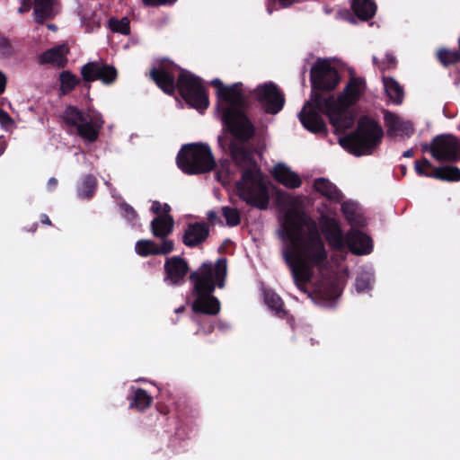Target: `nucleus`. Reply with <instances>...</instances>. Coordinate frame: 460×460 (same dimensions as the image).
Here are the masks:
<instances>
[{
    "label": "nucleus",
    "instance_id": "nucleus-18",
    "mask_svg": "<svg viewBox=\"0 0 460 460\" xmlns=\"http://www.w3.org/2000/svg\"><path fill=\"white\" fill-rule=\"evenodd\" d=\"M384 119L387 127V134L391 137H409L413 133L411 123L401 119L396 114L385 112Z\"/></svg>",
    "mask_w": 460,
    "mask_h": 460
},
{
    "label": "nucleus",
    "instance_id": "nucleus-16",
    "mask_svg": "<svg viewBox=\"0 0 460 460\" xmlns=\"http://www.w3.org/2000/svg\"><path fill=\"white\" fill-rule=\"evenodd\" d=\"M180 70L177 66L167 64L161 69H153L150 72L151 77L156 84L166 93H172L175 89L174 73Z\"/></svg>",
    "mask_w": 460,
    "mask_h": 460
},
{
    "label": "nucleus",
    "instance_id": "nucleus-27",
    "mask_svg": "<svg viewBox=\"0 0 460 460\" xmlns=\"http://www.w3.org/2000/svg\"><path fill=\"white\" fill-rule=\"evenodd\" d=\"M314 187L323 196L329 199L340 200L341 194L330 181L324 178H319L314 181Z\"/></svg>",
    "mask_w": 460,
    "mask_h": 460
},
{
    "label": "nucleus",
    "instance_id": "nucleus-31",
    "mask_svg": "<svg viewBox=\"0 0 460 460\" xmlns=\"http://www.w3.org/2000/svg\"><path fill=\"white\" fill-rule=\"evenodd\" d=\"M96 187V180L94 177L91 175H87L84 178L79 189L78 194L82 198H89L91 197Z\"/></svg>",
    "mask_w": 460,
    "mask_h": 460
},
{
    "label": "nucleus",
    "instance_id": "nucleus-47",
    "mask_svg": "<svg viewBox=\"0 0 460 460\" xmlns=\"http://www.w3.org/2000/svg\"><path fill=\"white\" fill-rule=\"evenodd\" d=\"M280 4L284 7L293 4L296 0H279Z\"/></svg>",
    "mask_w": 460,
    "mask_h": 460
},
{
    "label": "nucleus",
    "instance_id": "nucleus-21",
    "mask_svg": "<svg viewBox=\"0 0 460 460\" xmlns=\"http://www.w3.org/2000/svg\"><path fill=\"white\" fill-rule=\"evenodd\" d=\"M174 220L171 215L156 216L150 224V230L156 238L167 239L166 237L173 231Z\"/></svg>",
    "mask_w": 460,
    "mask_h": 460
},
{
    "label": "nucleus",
    "instance_id": "nucleus-45",
    "mask_svg": "<svg viewBox=\"0 0 460 460\" xmlns=\"http://www.w3.org/2000/svg\"><path fill=\"white\" fill-rule=\"evenodd\" d=\"M5 77L4 75L0 72V93H2L5 89Z\"/></svg>",
    "mask_w": 460,
    "mask_h": 460
},
{
    "label": "nucleus",
    "instance_id": "nucleus-40",
    "mask_svg": "<svg viewBox=\"0 0 460 460\" xmlns=\"http://www.w3.org/2000/svg\"><path fill=\"white\" fill-rule=\"evenodd\" d=\"M121 214L122 216L130 223L135 222L137 219V214L135 209L128 204L120 205Z\"/></svg>",
    "mask_w": 460,
    "mask_h": 460
},
{
    "label": "nucleus",
    "instance_id": "nucleus-43",
    "mask_svg": "<svg viewBox=\"0 0 460 460\" xmlns=\"http://www.w3.org/2000/svg\"><path fill=\"white\" fill-rule=\"evenodd\" d=\"M148 5H160L173 3L175 0H143Z\"/></svg>",
    "mask_w": 460,
    "mask_h": 460
},
{
    "label": "nucleus",
    "instance_id": "nucleus-12",
    "mask_svg": "<svg viewBox=\"0 0 460 460\" xmlns=\"http://www.w3.org/2000/svg\"><path fill=\"white\" fill-rule=\"evenodd\" d=\"M429 151L438 161L452 162L457 160L460 144L452 136L440 137L434 139Z\"/></svg>",
    "mask_w": 460,
    "mask_h": 460
},
{
    "label": "nucleus",
    "instance_id": "nucleus-15",
    "mask_svg": "<svg viewBox=\"0 0 460 460\" xmlns=\"http://www.w3.org/2000/svg\"><path fill=\"white\" fill-rule=\"evenodd\" d=\"M174 249V243L171 239H164L160 245L152 240L143 239L137 242L136 252L143 257L149 255L168 254Z\"/></svg>",
    "mask_w": 460,
    "mask_h": 460
},
{
    "label": "nucleus",
    "instance_id": "nucleus-14",
    "mask_svg": "<svg viewBox=\"0 0 460 460\" xmlns=\"http://www.w3.org/2000/svg\"><path fill=\"white\" fill-rule=\"evenodd\" d=\"M320 226L328 243L337 250H342L345 247V240L338 221L333 218L323 217L320 220Z\"/></svg>",
    "mask_w": 460,
    "mask_h": 460
},
{
    "label": "nucleus",
    "instance_id": "nucleus-53",
    "mask_svg": "<svg viewBox=\"0 0 460 460\" xmlns=\"http://www.w3.org/2000/svg\"><path fill=\"white\" fill-rule=\"evenodd\" d=\"M218 142L220 143V145H221V146L223 145V144H222V138H221V137H219V138H218Z\"/></svg>",
    "mask_w": 460,
    "mask_h": 460
},
{
    "label": "nucleus",
    "instance_id": "nucleus-1",
    "mask_svg": "<svg viewBox=\"0 0 460 460\" xmlns=\"http://www.w3.org/2000/svg\"><path fill=\"white\" fill-rule=\"evenodd\" d=\"M278 233L285 242L282 256L293 280L301 291L306 292V283L313 280L327 261L317 225L303 211L291 208L285 214Z\"/></svg>",
    "mask_w": 460,
    "mask_h": 460
},
{
    "label": "nucleus",
    "instance_id": "nucleus-30",
    "mask_svg": "<svg viewBox=\"0 0 460 460\" xmlns=\"http://www.w3.org/2000/svg\"><path fill=\"white\" fill-rule=\"evenodd\" d=\"M265 302L269 308L274 311L279 317H282L285 314V312L282 310L283 302L277 294L270 292L266 293Z\"/></svg>",
    "mask_w": 460,
    "mask_h": 460
},
{
    "label": "nucleus",
    "instance_id": "nucleus-39",
    "mask_svg": "<svg viewBox=\"0 0 460 460\" xmlns=\"http://www.w3.org/2000/svg\"><path fill=\"white\" fill-rule=\"evenodd\" d=\"M151 211L156 216L170 215L171 207L167 203H161L157 200H154L152 202Z\"/></svg>",
    "mask_w": 460,
    "mask_h": 460
},
{
    "label": "nucleus",
    "instance_id": "nucleus-34",
    "mask_svg": "<svg viewBox=\"0 0 460 460\" xmlns=\"http://www.w3.org/2000/svg\"><path fill=\"white\" fill-rule=\"evenodd\" d=\"M151 401V396L146 391L138 389L135 394L134 402L131 405L143 410L150 405Z\"/></svg>",
    "mask_w": 460,
    "mask_h": 460
},
{
    "label": "nucleus",
    "instance_id": "nucleus-42",
    "mask_svg": "<svg viewBox=\"0 0 460 460\" xmlns=\"http://www.w3.org/2000/svg\"><path fill=\"white\" fill-rule=\"evenodd\" d=\"M371 286V278L360 277L356 281V289L358 292H363L367 290Z\"/></svg>",
    "mask_w": 460,
    "mask_h": 460
},
{
    "label": "nucleus",
    "instance_id": "nucleus-19",
    "mask_svg": "<svg viewBox=\"0 0 460 460\" xmlns=\"http://www.w3.org/2000/svg\"><path fill=\"white\" fill-rule=\"evenodd\" d=\"M346 243L352 253L362 255L372 251L371 239L360 231L351 229L346 237Z\"/></svg>",
    "mask_w": 460,
    "mask_h": 460
},
{
    "label": "nucleus",
    "instance_id": "nucleus-8",
    "mask_svg": "<svg viewBox=\"0 0 460 460\" xmlns=\"http://www.w3.org/2000/svg\"><path fill=\"white\" fill-rule=\"evenodd\" d=\"M64 119L76 133L89 143L97 140L103 120L99 113H83L77 108L69 106L64 111Z\"/></svg>",
    "mask_w": 460,
    "mask_h": 460
},
{
    "label": "nucleus",
    "instance_id": "nucleus-26",
    "mask_svg": "<svg viewBox=\"0 0 460 460\" xmlns=\"http://www.w3.org/2000/svg\"><path fill=\"white\" fill-rule=\"evenodd\" d=\"M352 9L361 20H368L374 16L376 6L372 0H353Z\"/></svg>",
    "mask_w": 460,
    "mask_h": 460
},
{
    "label": "nucleus",
    "instance_id": "nucleus-35",
    "mask_svg": "<svg viewBox=\"0 0 460 460\" xmlns=\"http://www.w3.org/2000/svg\"><path fill=\"white\" fill-rule=\"evenodd\" d=\"M373 61L378 66L382 72L394 68L396 66V60L394 56L386 54L383 58L379 59L376 57H373Z\"/></svg>",
    "mask_w": 460,
    "mask_h": 460
},
{
    "label": "nucleus",
    "instance_id": "nucleus-11",
    "mask_svg": "<svg viewBox=\"0 0 460 460\" xmlns=\"http://www.w3.org/2000/svg\"><path fill=\"white\" fill-rule=\"evenodd\" d=\"M257 100L270 113H278L283 107L285 99L278 87L272 83H266L255 89Z\"/></svg>",
    "mask_w": 460,
    "mask_h": 460
},
{
    "label": "nucleus",
    "instance_id": "nucleus-23",
    "mask_svg": "<svg viewBox=\"0 0 460 460\" xmlns=\"http://www.w3.org/2000/svg\"><path fill=\"white\" fill-rule=\"evenodd\" d=\"M58 11V0H34V18L40 23L51 19Z\"/></svg>",
    "mask_w": 460,
    "mask_h": 460
},
{
    "label": "nucleus",
    "instance_id": "nucleus-48",
    "mask_svg": "<svg viewBox=\"0 0 460 460\" xmlns=\"http://www.w3.org/2000/svg\"><path fill=\"white\" fill-rule=\"evenodd\" d=\"M42 222L48 225H50V221L47 216H44Z\"/></svg>",
    "mask_w": 460,
    "mask_h": 460
},
{
    "label": "nucleus",
    "instance_id": "nucleus-6",
    "mask_svg": "<svg viewBox=\"0 0 460 460\" xmlns=\"http://www.w3.org/2000/svg\"><path fill=\"white\" fill-rule=\"evenodd\" d=\"M177 164L183 172L189 174L209 172L216 165L210 148L204 144L184 146L178 154Z\"/></svg>",
    "mask_w": 460,
    "mask_h": 460
},
{
    "label": "nucleus",
    "instance_id": "nucleus-24",
    "mask_svg": "<svg viewBox=\"0 0 460 460\" xmlns=\"http://www.w3.org/2000/svg\"><path fill=\"white\" fill-rule=\"evenodd\" d=\"M68 48L66 45H60L50 49L39 57V62L41 64H52L58 66H64L66 62Z\"/></svg>",
    "mask_w": 460,
    "mask_h": 460
},
{
    "label": "nucleus",
    "instance_id": "nucleus-51",
    "mask_svg": "<svg viewBox=\"0 0 460 460\" xmlns=\"http://www.w3.org/2000/svg\"><path fill=\"white\" fill-rule=\"evenodd\" d=\"M215 217V213L214 212H209L208 213V217L209 218H213Z\"/></svg>",
    "mask_w": 460,
    "mask_h": 460
},
{
    "label": "nucleus",
    "instance_id": "nucleus-41",
    "mask_svg": "<svg viewBox=\"0 0 460 460\" xmlns=\"http://www.w3.org/2000/svg\"><path fill=\"white\" fill-rule=\"evenodd\" d=\"M0 125L4 128H10L14 127V120L10 117V115L0 110Z\"/></svg>",
    "mask_w": 460,
    "mask_h": 460
},
{
    "label": "nucleus",
    "instance_id": "nucleus-29",
    "mask_svg": "<svg viewBox=\"0 0 460 460\" xmlns=\"http://www.w3.org/2000/svg\"><path fill=\"white\" fill-rule=\"evenodd\" d=\"M430 177L449 181H459L460 170L455 166L438 167L431 172Z\"/></svg>",
    "mask_w": 460,
    "mask_h": 460
},
{
    "label": "nucleus",
    "instance_id": "nucleus-9",
    "mask_svg": "<svg viewBox=\"0 0 460 460\" xmlns=\"http://www.w3.org/2000/svg\"><path fill=\"white\" fill-rule=\"evenodd\" d=\"M177 88L184 100L192 107L199 110L207 109L209 105L208 97L199 78L191 73L181 70Z\"/></svg>",
    "mask_w": 460,
    "mask_h": 460
},
{
    "label": "nucleus",
    "instance_id": "nucleus-44",
    "mask_svg": "<svg viewBox=\"0 0 460 460\" xmlns=\"http://www.w3.org/2000/svg\"><path fill=\"white\" fill-rule=\"evenodd\" d=\"M31 9V4L29 0H23L21 7L19 8L18 12L20 13L28 12Z\"/></svg>",
    "mask_w": 460,
    "mask_h": 460
},
{
    "label": "nucleus",
    "instance_id": "nucleus-7",
    "mask_svg": "<svg viewBox=\"0 0 460 460\" xmlns=\"http://www.w3.org/2000/svg\"><path fill=\"white\" fill-rule=\"evenodd\" d=\"M383 137L381 127L369 118H363L359 120L358 129L347 141L351 145L350 151L356 155L371 154L373 149L378 146ZM346 139L342 140L345 143Z\"/></svg>",
    "mask_w": 460,
    "mask_h": 460
},
{
    "label": "nucleus",
    "instance_id": "nucleus-17",
    "mask_svg": "<svg viewBox=\"0 0 460 460\" xmlns=\"http://www.w3.org/2000/svg\"><path fill=\"white\" fill-rule=\"evenodd\" d=\"M270 172L274 179L286 188L296 189L302 184L300 176L283 163L275 164Z\"/></svg>",
    "mask_w": 460,
    "mask_h": 460
},
{
    "label": "nucleus",
    "instance_id": "nucleus-50",
    "mask_svg": "<svg viewBox=\"0 0 460 460\" xmlns=\"http://www.w3.org/2000/svg\"><path fill=\"white\" fill-rule=\"evenodd\" d=\"M4 148H5L4 145L2 142H0V155H2L4 153Z\"/></svg>",
    "mask_w": 460,
    "mask_h": 460
},
{
    "label": "nucleus",
    "instance_id": "nucleus-52",
    "mask_svg": "<svg viewBox=\"0 0 460 460\" xmlns=\"http://www.w3.org/2000/svg\"><path fill=\"white\" fill-rule=\"evenodd\" d=\"M49 29H51V30H55V29H56V28H55V25H53V24H49Z\"/></svg>",
    "mask_w": 460,
    "mask_h": 460
},
{
    "label": "nucleus",
    "instance_id": "nucleus-13",
    "mask_svg": "<svg viewBox=\"0 0 460 460\" xmlns=\"http://www.w3.org/2000/svg\"><path fill=\"white\" fill-rule=\"evenodd\" d=\"M81 73L85 81L99 79L104 84L112 83L117 76V72L113 66H103L96 62L84 65L82 67Z\"/></svg>",
    "mask_w": 460,
    "mask_h": 460
},
{
    "label": "nucleus",
    "instance_id": "nucleus-25",
    "mask_svg": "<svg viewBox=\"0 0 460 460\" xmlns=\"http://www.w3.org/2000/svg\"><path fill=\"white\" fill-rule=\"evenodd\" d=\"M383 84L387 97L393 102L399 104L403 98V89L399 83L392 77H383Z\"/></svg>",
    "mask_w": 460,
    "mask_h": 460
},
{
    "label": "nucleus",
    "instance_id": "nucleus-2",
    "mask_svg": "<svg viewBox=\"0 0 460 460\" xmlns=\"http://www.w3.org/2000/svg\"><path fill=\"white\" fill-rule=\"evenodd\" d=\"M365 88L362 78H351L343 93L338 98L314 95L299 114L302 124L312 132H322L325 129V124L319 112H325L337 131L345 130L352 125V119L347 109L359 98Z\"/></svg>",
    "mask_w": 460,
    "mask_h": 460
},
{
    "label": "nucleus",
    "instance_id": "nucleus-33",
    "mask_svg": "<svg viewBox=\"0 0 460 460\" xmlns=\"http://www.w3.org/2000/svg\"><path fill=\"white\" fill-rule=\"evenodd\" d=\"M109 27L111 31L124 35L128 34L130 31L129 21L127 17H123L120 20L111 19L109 21Z\"/></svg>",
    "mask_w": 460,
    "mask_h": 460
},
{
    "label": "nucleus",
    "instance_id": "nucleus-28",
    "mask_svg": "<svg viewBox=\"0 0 460 460\" xmlns=\"http://www.w3.org/2000/svg\"><path fill=\"white\" fill-rule=\"evenodd\" d=\"M341 211L350 224L358 226H364L367 224L366 218L359 214L356 203L351 201L343 202Z\"/></svg>",
    "mask_w": 460,
    "mask_h": 460
},
{
    "label": "nucleus",
    "instance_id": "nucleus-46",
    "mask_svg": "<svg viewBox=\"0 0 460 460\" xmlns=\"http://www.w3.org/2000/svg\"><path fill=\"white\" fill-rule=\"evenodd\" d=\"M58 184V181L55 178H50L48 181V187L49 189L52 190L54 189Z\"/></svg>",
    "mask_w": 460,
    "mask_h": 460
},
{
    "label": "nucleus",
    "instance_id": "nucleus-36",
    "mask_svg": "<svg viewBox=\"0 0 460 460\" xmlns=\"http://www.w3.org/2000/svg\"><path fill=\"white\" fill-rule=\"evenodd\" d=\"M222 211L227 226H234L240 223V214L237 209L226 207L223 208Z\"/></svg>",
    "mask_w": 460,
    "mask_h": 460
},
{
    "label": "nucleus",
    "instance_id": "nucleus-37",
    "mask_svg": "<svg viewBox=\"0 0 460 460\" xmlns=\"http://www.w3.org/2000/svg\"><path fill=\"white\" fill-rule=\"evenodd\" d=\"M82 25L84 27L86 31H92L100 27L101 18L97 13H92L90 17H83Z\"/></svg>",
    "mask_w": 460,
    "mask_h": 460
},
{
    "label": "nucleus",
    "instance_id": "nucleus-3",
    "mask_svg": "<svg viewBox=\"0 0 460 460\" xmlns=\"http://www.w3.org/2000/svg\"><path fill=\"white\" fill-rule=\"evenodd\" d=\"M217 89V111L231 134L238 139L248 140L254 134V128L243 112L244 95L241 84L226 86L218 78L211 81Z\"/></svg>",
    "mask_w": 460,
    "mask_h": 460
},
{
    "label": "nucleus",
    "instance_id": "nucleus-32",
    "mask_svg": "<svg viewBox=\"0 0 460 460\" xmlns=\"http://www.w3.org/2000/svg\"><path fill=\"white\" fill-rule=\"evenodd\" d=\"M61 91L66 93L70 92L78 83L77 77L69 71H63L60 75Z\"/></svg>",
    "mask_w": 460,
    "mask_h": 460
},
{
    "label": "nucleus",
    "instance_id": "nucleus-4",
    "mask_svg": "<svg viewBox=\"0 0 460 460\" xmlns=\"http://www.w3.org/2000/svg\"><path fill=\"white\" fill-rule=\"evenodd\" d=\"M226 271V260L219 259L215 266L210 263H203L197 271L190 275L196 295V299L192 303L194 312L206 314L219 313L220 303L211 294L216 285L219 288L225 286Z\"/></svg>",
    "mask_w": 460,
    "mask_h": 460
},
{
    "label": "nucleus",
    "instance_id": "nucleus-10",
    "mask_svg": "<svg viewBox=\"0 0 460 460\" xmlns=\"http://www.w3.org/2000/svg\"><path fill=\"white\" fill-rule=\"evenodd\" d=\"M311 81L314 88L332 90L339 83L337 71L326 60H318L311 70Z\"/></svg>",
    "mask_w": 460,
    "mask_h": 460
},
{
    "label": "nucleus",
    "instance_id": "nucleus-38",
    "mask_svg": "<svg viewBox=\"0 0 460 460\" xmlns=\"http://www.w3.org/2000/svg\"><path fill=\"white\" fill-rule=\"evenodd\" d=\"M415 171L418 174L422 176L430 177L431 172H428V169L432 167V164L427 159H421L415 162Z\"/></svg>",
    "mask_w": 460,
    "mask_h": 460
},
{
    "label": "nucleus",
    "instance_id": "nucleus-5",
    "mask_svg": "<svg viewBox=\"0 0 460 460\" xmlns=\"http://www.w3.org/2000/svg\"><path fill=\"white\" fill-rule=\"evenodd\" d=\"M231 152L237 163L249 166V169L243 172L240 181L236 182L237 195L247 203L265 209L269 204V195L260 170L243 149L232 146Z\"/></svg>",
    "mask_w": 460,
    "mask_h": 460
},
{
    "label": "nucleus",
    "instance_id": "nucleus-22",
    "mask_svg": "<svg viewBox=\"0 0 460 460\" xmlns=\"http://www.w3.org/2000/svg\"><path fill=\"white\" fill-rule=\"evenodd\" d=\"M208 231L206 223L190 224L183 234V243L187 246H196L205 241L208 235Z\"/></svg>",
    "mask_w": 460,
    "mask_h": 460
},
{
    "label": "nucleus",
    "instance_id": "nucleus-49",
    "mask_svg": "<svg viewBox=\"0 0 460 460\" xmlns=\"http://www.w3.org/2000/svg\"><path fill=\"white\" fill-rule=\"evenodd\" d=\"M412 155V150H407L405 153H404V156L406 157H410Z\"/></svg>",
    "mask_w": 460,
    "mask_h": 460
},
{
    "label": "nucleus",
    "instance_id": "nucleus-20",
    "mask_svg": "<svg viewBox=\"0 0 460 460\" xmlns=\"http://www.w3.org/2000/svg\"><path fill=\"white\" fill-rule=\"evenodd\" d=\"M164 267L166 271L165 280L173 285L179 284L188 271L186 261L179 257L168 259Z\"/></svg>",
    "mask_w": 460,
    "mask_h": 460
}]
</instances>
